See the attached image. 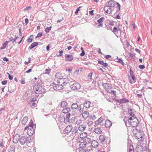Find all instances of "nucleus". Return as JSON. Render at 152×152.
<instances>
[{"label":"nucleus","instance_id":"f257e3e1","mask_svg":"<svg viewBox=\"0 0 152 152\" xmlns=\"http://www.w3.org/2000/svg\"><path fill=\"white\" fill-rule=\"evenodd\" d=\"M33 90L36 94H40L45 92V89L42 86V85L34 86Z\"/></svg>","mask_w":152,"mask_h":152},{"label":"nucleus","instance_id":"f03ea898","mask_svg":"<svg viewBox=\"0 0 152 152\" xmlns=\"http://www.w3.org/2000/svg\"><path fill=\"white\" fill-rule=\"evenodd\" d=\"M137 132L138 134L140 137L139 140V141L140 143H141L143 141L144 138H143L144 137V134L143 133V132L142 131V127L140 126V127H137L135 129Z\"/></svg>","mask_w":152,"mask_h":152},{"label":"nucleus","instance_id":"7ed1b4c3","mask_svg":"<svg viewBox=\"0 0 152 152\" xmlns=\"http://www.w3.org/2000/svg\"><path fill=\"white\" fill-rule=\"evenodd\" d=\"M71 114L68 113L66 115V122H68L69 123H73L75 122V116H72L70 117Z\"/></svg>","mask_w":152,"mask_h":152},{"label":"nucleus","instance_id":"20e7f679","mask_svg":"<svg viewBox=\"0 0 152 152\" xmlns=\"http://www.w3.org/2000/svg\"><path fill=\"white\" fill-rule=\"evenodd\" d=\"M118 27L115 26L113 28V29L111 31L113 32L116 35H121V34L122 30L121 28L118 27Z\"/></svg>","mask_w":152,"mask_h":152},{"label":"nucleus","instance_id":"39448f33","mask_svg":"<svg viewBox=\"0 0 152 152\" xmlns=\"http://www.w3.org/2000/svg\"><path fill=\"white\" fill-rule=\"evenodd\" d=\"M115 2L112 0H110L108 2V3H106L105 6H104V10L108 11L106 8L114 7L115 6Z\"/></svg>","mask_w":152,"mask_h":152},{"label":"nucleus","instance_id":"423d86ee","mask_svg":"<svg viewBox=\"0 0 152 152\" xmlns=\"http://www.w3.org/2000/svg\"><path fill=\"white\" fill-rule=\"evenodd\" d=\"M128 76L129 82L130 84L136 82L137 79L134 74H132V75L130 76L128 75Z\"/></svg>","mask_w":152,"mask_h":152},{"label":"nucleus","instance_id":"0eeeda50","mask_svg":"<svg viewBox=\"0 0 152 152\" xmlns=\"http://www.w3.org/2000/svg\"><path fill=\"white\" fill-rule=\"evenodd\" d=\"M81 85L80 84L77 82L74 83L70 86L71 88L73 90L79 89Z\"/></svg>","mask_w":152,"mask_h":152},{"label":"nucleus","instance_id":"6e6552de","mask_svg":"<svg viewBox=\"0 0 152 152\" xmlns=\"http://www.w3.org/2000/svg\"><path fill=\"white\" fill-rule=\"evenodd\" d=\"M86 144L83 142H80L79 144L80 147L78 148L77 150V151H78L79 152H81L82 151H84L85 148L86 146Z\"/></svg>","mask_w":152,"mask_h":152},{"label":"nucleus","instance_id":"1a4fd4ad","mask_svg":"<svg viewBox=\"0 0 152 152\" xmlns=\"http://www.w3.org/2000/svg\"><path fill=\"white\" fill-rule=\"evenodd\" d=\"M113 99L115 100L117 102L121 104H122L123 103H126L129 102V100L125 98L120 99H118L117 98H114Z\"/></svg>","mask_w":152,"mask_h":152},{"label":"nucleus","instance_id":"9d476101","mask_svg":"<svg viewBox=\"0 0 152 152\" xmlns=\"http://www.w3.org/2000/svg\"><path fill=\"white\" fill-rule=\"evenodd\" d=\"M63 88V86L60 84H55L53 85V89L56 91L61 90Z\"/></svg>","mask_w":152,"mask_h":152},{"label":"nucleus","instance_id":"9b49d317","mask_svg":"<svg viewBox=\"0 0 152 152\" xmlns=\"http://www.w3.org/2000/svg\"><path fill=\"white\" fill-rule=\"evenodd\" d=\"M104 19V17H102L97 20V22L98 23V25L97 26V27L99 28L100 27H102L103 26V21Z\"/></svg>","mask_w":152,"mask_h":152},{"label":"nucleus","instance_id":"f8f14e48","mask_svg":"<svg viewBox=\"0 0 152 152\" xmlns=\"http://www.w3.org/2000/svg\"><path fill=\"white\" fill-rule=\"evenodd\" d=\"M130 125L132 126L133 127H136L139 124V121L137 119H136V121H132L129 123Z\"/></svg>","mask_w":152,"mask_h":152},{"label":"nucleus","instance_id":"ddd939ff","mask_svg":"<svg viewBox=\"0 0 152 152\" xmlns=\"http://www.w3.org/2000/svg\"><path fill=\"white\" fill-rule=\"evenodd\" d=\"M106 138V137L103 135H101L99 137V140L102 144L106 143L107 141L105 139Z\"/></svg>","mask_w":152,"mask_h":152},{"label":"nucleus","instance_id":"4468645a","mask_svg":"<svg viewBox=\"0 0 152 152\" xmlns=\"http://www.w3.org/2000/svg\"><path fill=\"white\" fill-rule=\"evenodd\" d=\"M65 58L66 61H71L73 60V57L72 55L66 54L65 55Z\"/></svg>","mask_w":152,"mask_h":152},{"label":"nucleus","instance_id":"2eb2a0df","mask_svg":"<svg viewBox=\"0 0 152 152\" xmlns=\"http://www.w3.org/2000/svg\"><path fill=\"white\" fill-rule=\"evenodd\" d=\"M58 121L60 123L64 122L66 124V115H64L62 117H60L58 119Z\"/></svg>","mask_w":152,"mask_h":152},{"label":"nucleus","instance_id":"dca6fc26","mask_svg":"<svg viewBox=\"0 0 152 152\" xmlns=\"http://www.w3.org/2000/svg\"><path fill=\"white\" fill-rule=\"evenodd\" d=\"M35 129L34 128H28V134L30 136H32L34 133Z\"/></svg>","mask_w":152,"mask_h":152},{"label":"nucleus","instance_id":"f3484780","mask_svg":"<svg viewBox=\"0 0 152 152\" xmlns=\"http://www.w3.org/2000/svg\"><path fill=\"white\" fill-rule=\"evenodd\" d=\"M72 127L71 125L67 126L65 129V134H68L70 133L72 129Z\"/></svg>","mask_w":152,"mask_h":152},{"label":"nucleus","instance_id":"a211bd4d","mask_svg":"<svg viewBox=\"0 0 152 152\" xmlns=\"http://www.w3.org/2000/svg\"><path fill=\"white\" fill-rule=\"evenodd\" d=\"M70 111V107L68 106L64 107L63 109L62 110L63 113L66 115L67 113H69V112Z\"/></svg>","mask_w":152,"mask_h":152},{"label":"nucleus","instance_id":"6ab92c4d","mask_svg":"<svg viewBox=\"0 0 152 152\" xmlns=\"http://www.w3.org/2000/svg\"><path fill=\"white\" fill-rule=\"evenodd\" d=\"M98 64H100L102 65V66L101 67L102 68H104V67H106L108 66V64L106 62H104L103 61H98Z\"/></svg>","mask_w":152,"mask_h":152},{"label":"nucleus","instance_id":"aec40b11","mask_svg":"<svg viewBox=\"0 0 152 152\" xmlns=\"http://www.w3.org/2000/svg\"><path fill=\"white\" fill-rule=\"evenodd\" d=\"M112 123L109 120H107L105 121V126L106 128H109L111 126Z\"/></svg>","mask_w":152,"mask_h":152},{"label":"nucleus","instance_id":"412c9836","mask_svg":"<svg viewBox=\"0 0 152 152\" xmlns=\"http://www.w3.org/2000/svg\"><path fill=\"white\" fill-rule=\"evenodd\" d=\"M26 139L25 136H22L19 139V142L21 145H24L26 142Z\"/></svg>","mask_w":152,"mask_h":152},{"label":"nucleus","instance_id":"4be33fe9","mask_svg":"<svg viewBox=\"0 0 152 152\" xmlns=\"http://www.w3.org/2000/svg\"><path fill=\"white\" fill-rule=\"evenodd\" d=\"M114 61L117 62H118L122 64L123 66H124V63L123 62V60L121 58H118V57L117 58L114 59Z\"/></svg>","mask_w":152,"mask_h":152},{"label":"nucleus","instance_id":"5701e85b","mask_svg":"<svg viewBox=\"0 0 152 152\" xmlns=\"http://www.w3.org/2000/svg\"><path fill=\"white\" fill-rule=\"evenodd\" d=\"M80 134V133L78 132V131L77 129L75 128L73 129L72 131V135L75 136L77 135L78 136H79Z\"/></svg>","mask_w":152,"mask_h":152},{"label":"nucleus","instance_id":"b1692460","mask_svg":"<svg viewBox=\"0 0 152 152\" xmlns=\"http://www.w3.org/2000/svg\"><path fill=\"white\" fill-rule=\"evenodd\" d=\"M91 104V102L90 101H86L83 103L84 106L86 108H89L90 107V105Z\"/></svg>","mask_w":152,"mask_h":152},{"label":"nucleus","instance_id":"393cba45","mask_svg":"<svg viewBox=\"0 0 152 152\" xmlns=\"http://www.w3.org/2000/svg\"><path fill=\"white\" fill-rule=\"evenodd\" d=\"M20 136L19 135H15L13 139V142L15 143H17L19 140Z\"/></svg>","mask_w":152,"mask_h":152},{"label":"nucleus","instance_id":"a878e982","mask_svg":"<svg viewBox=\"0 0 152 152\" xmlns=\"http://www.w3.org/2000/svg\"><path fill=\"white\" fill-rule=\"evenodd\" d=\"M89 114L88 112L85 111L82 113V117L84 118H86L89 116Z\"/></svg>","mask_w":152,"mask_h":152},{"label":"nucleus","instance_id":"bb28decb","mask_svg":"<svg viewBox=\"0 0 152 152\" xmlns=\"http://www.w3.org/2000/svg\"><path fill=\"white\" fill-rule=\"evenodd\" d=\"M60 105L62 107H64L68 106V103L65 101H62L60 103Z\"/></svg>","mask_w":152,"mask_h":152},{"label":"nucleus","instance_id":"cd10ccee","mask_svg":"<svg viewBox=\"0 0 152 152\" xmlns=\"http://www.w3.org/2000/svg\"><path fill=\"white\" fill-rule=\"evenodd\" d=\"M98 142L96 140H93L91 142V145L93 147H96L98 145Z\"/></svg>","mask_w":152,"mask_h":152},{"label":"nucleus","instance_id":"c85d7f7f","mask_svg":"<svg viewBox=\"0 0 152 152\" xmlns=\"http://www.w3.org/2000/svg\"><path fill=\"white\" fill-rule=\"evenodd\" d=\"M137 132L136 131V130L135 129H133L132 132L133 134H134V136H135V137L136 138H137L139 141V140H140L139 139L140 137L138 136V135H139L138 134V133H136Z\"/></svg>","mask_w":152,"mask_h":152},{"label":"nucleus","instance_id":"c756f323","mask_svg":"<svg viewBox=\"0 0 152 152\" xmlns=\"http://www.w3.org/2000/svg\"><path fill=\"white\" fill-rule=\"evenodd\" d=\"M79 107L77 103H74L72 104L71 108L72 110L77 109Z\"/></svg>","mask_w":152,"mask_h":152},{"label":"nucleus","instance_id":"7c9ffc66","mask_svg":"<svg viewBox=\"0 0 152 152\" xmlns=\"http://www.w3.org/2000/svg\"><path fill=\"white\" fill-rule=\"evenodd\" d=\"M39 44L38 42H34L32 43L29 47V48L30 49H32L34 47L37 46Z\"/></svg>","mask_w":152,"mask_h":152},{"label":"nucleus","instance_id":"2f4dec72","mask_svg":"<svg viewBox=\"0 0 152 152\" xmlns=\"http://www.w3.org/2000/svg\"><path fill=\"white\" fill-rule=\"evenodd\" d=\"M86 128V126L83 124L80 125L78 127V129L80 131H83L85 130Z\"/></svg>","mask_w":152,"mask_h":152},{"label":"nucleus","instance_id":"473e14b6","mask_svg":"<svg viewBox=\"0 0 152 152\" xmlns=\"http://www.w3.org/2000/svg\"><path fill=\"white\" fill-rule=\"evenodd\" d=\"M94 132L97 134H101L102 133V131L101 129L97 128L94 130Z\"/></svg>","mask_w":152,"mask_h":152},{"label":"nucleus","instance_id":"72a5a7b5","mask_svg":"<svg viewBox=\"0 0 152 152\" xmlns=\"http://www.w3.org/2000/svg\"><path fill=\"white\" fill-rule=\"evenodd\" d=\"M83 141L86 144L90 143L91 142V139L86 137L83 140Z\"/></svg>","mask_w":152,"mask_h":152},{"label":"nucleus","instance_id":"f704fd0d","mask_svg":"<svg viewBox=\"0 0 152 152\" xmlns=\"http://www.w3.org/2000/svg\"><path fill=\"white\" fill-rule=\"evenodd\" d=\"M28 116H26L24 117L23 119L21 121V123L22 124H25L28 120Z\"/></svg>","mask_w":152,"mask_h":152},{"label":"nucleus","instance_id":"c9c22d12","mask_svg":"<svg viewBox=\"0 0 152 152\" xmlns=\"http://www.w3.org/2000/svg\"><path fill=\"white\" fill-rule=\"evenodd\" d=\"M136 119L137 118L136 117H134V116H131V117L129 118L128 117L127 118V120L128 121V122L129 123V122H131L134 119H136Z\"/></svg>","mask_w":152,"mask_h":152},{"label":"nucleus","instance_id":"e433bc0d","mask_svg":"<svg viewBox=\"0 0 152 152\" xmlns=\"http://www.w3.org/2000/svg\"><path fill=\"white\" fill-rule=\"evenodd\" d=\"M87 133L86 132H83L81 134H80L79 138L82 139H84L86 137Z\"/></svg>","mask_w":152,"mask_h":152},{"label":"nucleus","instance_id":"4c0bfd02","mask_svg":"<svg viewBox=\"0 0 152 152\" xmlns=\"http://www.w3.org/2000/svg\"><path fill=\"white\" fill-rule=\"evenodd\" d=\"M64 78H59V80H57V83L58 84L61 85L63 84L64 85Z\"/></svg>","mask_w":152,"mask_h":152},{"label":"nucleus","instance_id":"58836bf2","mask_svg":"<svg viewBox=\"0 0 152 152\" xmlns=\"http://www.w3.org/2000/svg\"><path fill=\"white\" fill-rule=\"evenodd\" d=\"M31 136L28 135L27 137H26V142L29 143L31 142Z\"/></svg>","mask_w":152,"mask_h":152},{"label":"nucleus","instance_id":"ea45409f","mask_svg":"<svg viewBox=\"0 0 152 152\" xmlns=\"http://www.w3.org/2000/svg\"><path fill=\"white\" fill-rule=\"evenodd\" d=\"M34 36L33 35H31L27 39V41L28 42H31L33 40Z\"/></svg>","mask_w":152,"mask_h":152},{"label":"nucleus","instance_id":"a19ab883","mask_svg":"<svg viewBox=\"0 0 152 152\" xmlns=\"http://www.w3.org/2000/svg\"><path fill=\"white\" fill-rule=\"evenodd\" d=\"M115 3L117 5V7H116V8H118V9L116 11V12L115 13H117L118 12H119L120 10V7H121V5L119 3L115 1Z\"/></svg>","mask_w":152,"mask_h":152},{"label":"nucleus","instance_id":"79ce46f5","mask_svg":"<svg viewBox=\"0 0 152 152\" xmlns=\"http://www.w3.org/2000/svg\"><path fill=\"white\" fill-rule=\"evenodd\" d=\"M42 83V81L41 80H40L39 78H38L36 81V83L35 84L34 86H39V85H42L41 83Z\"/></svg>","mask_w":152,"mask_h":152},{"label":"nucleus","instance_id":"37998d69","mask_svg":"<svg viewBox=\"0 0 152 152\" xmlns=\"http://www.w3.org/2000/svg\"><path fill=\"white\" fill-rule=\"evenodd\" d=\"M55 76L56 77V78H57V80H59V78H63V76L61 75V74L59 73H56L55 74Z\"/></svg>","mask_w":152,"mask_h":152},{"label":"nucleus","instance_id":"c03bdc74","mask_svg":"<svg viewBox=\"0 0 152 152\" xmlns=\"http://www.w3.org/2000/svg\"><path fill=\"white\" fill-rule=\"evenodd\" d=\"M27 125L30 128H34V124L32 119L30 120V122Z\"/></svg>","mask_w":152,"mask_h":152},{"label":"nucleus","instance_id":"a18cd8bd","mask_svg":"<svg viewBox=\"0 0 152 152\" xmlns=\"http://www.w3.org/2000/svg\"><path fill=\"white\" fill-rule=\"evenodd\" d=\"M102 86L104 87V88H108L110 86V84L107 83H102Z\"/></svg>","mask_w":152,"mask_h":152},{"label":"nucleus","instance_id":"49530a36","mask_svg":"<svg viewBox=\"0 0 152 152\" xmlns=\"http://www.w3.org/2000/svg\"><path fill=\"white\" fill-rule=\"evenodd\" d=\"M108 8H106V10L107 9L108 11H107L106 10H104H104L106 13H108L109 14H110L111 11H112V9L110 8V7H108Z\"/></svg>","mask_w":152,"mask_h":152},{"label":"nucleus","instance_id":"de8ad7c7","mask_svg":"<svg viewBox=\"0 0 152 152\" xmlns=\"http://www.w3.org/2000/svg\"><path fill=\"white\" fill-rule=\"evenodd\" d=\"M110 25H107L106 24H105V26L104 27L106 28L107 30H110L111 31L112 30V27L110 26Z\"/></svg>","mask_w":152,"mask_h":152},{"label":"nucleus","instance_id":"09e8293b","mask_svg":"<svg viewBox=\"0 0 152 152\" xmlns=\"http://www.w3.org/2000/svg\"><path fill=\"white\" fill-rule=\"evenodd\" d=\"M104 58L110 61H112L113 59L112 58L110 59L111 58V56L110 55H107L104 56Z\"/></svg>","mask_w":152,"mask_h":152},{"label":"nucleus","instance_id":"8fccbe9b","mask_svg":"<svg viewBox=\"0 0 152 152\" xmlns=\"http://www.w3.org/2000/svg\"><path fill=\"white\" fill-rule=\"evenodd\" d=\"M128 113L130 114L131 116H134V114L132 112V109H130L129 108L128 109Z\"/></svg>","mask_w":152,"mask_h":152},{"label":"nucleus","instance_id":"3c124183","mask_svg":"<svg viewBox=\"0 0 152 152\" xmlns=\"http://www.w3.org/2000/svg\"><path fill=\"white\" fill-rule=\"evenodd\" d=\"M64 86L66 85L69 83V79L67 78H64Z\"/></svg>","mask_w":152,"mask_h":152},{"label":"nucleus","instance_id":"603ef678","mask_svg":"<svg viewBox=\"0 0 152 152\" xmlns=\"http://www.w3.org/2000/svg\"><path fill=\"white\" fill-rule=\"evenodd\" d=\"M129 152H134L133 146L132 145H130L129 149Z\"/></svg>","mask_w":152,"mask_h":152},{"label":"nucleus","instance_id":"864d4df0","mask_svg":"<svg viewBox=\"0 0 152 152\" xmlns=\"http://www.w3.org/2000/svg\"><path fill=\"white\" fill-rule=\"evenodd\" d=\"M80 49L82 51V52L80 54L81 56H83L85 54V52L83 48L82 47H81Z\"/></svg>","mask_w":152,"mask_h":152},{"label":"nucleus","instance_id":"5fc2aeb1","mask_svg":"<svg viewBox=\"0 0 152 152\" xmlns=\"http://www.w3.org/2000/svg\"><path fill=\"white\" fill-rule=\"evenodd\" d=\"M51 26H50L48 27H46L45 29V32L47 33H48L50 30H51Z\"/></svg>","mask_w":152,"mask_h":152},{"label":"nucleus","instance_id":"6e6d98bb","mask_svg":"<svg viewBox=\"0 0 152 152\" xmlns=\"http://www.w3.org/2000/svg\"><path fill=\"white\" fill-rule=\"evenodd\" d=\"M81 105L80 104L78 107V108L77 110H78L79 112H80V113H81L82 114L83 112V108L82 109L81 108Z\"/></svg>","mask_w":152,"mask_h":152},{"label":"nucleus","instance_id":"4d7b16f0","mask_svg":"<svg viewBox=\"0 0 152 152\" xmlns=\"http://www.w3.org/2000/svg\"><path fill=\"white\" fill-rule=\"evenodd\" d=\"M104 120L103 118L100 117L96 121L98 122L99 124L102 122V121Z\"/></svg>","mask_w":152,"mask_h":152},{"label":"nucleus","instance_id":"13d9d810","mask_svg":"<svg viewBox=\"0 0 152 152\" xmlns=\"http://www.w3.org/2000/svg\"><path fill=\"white\" fill-rule=\"evenodd\" d=\"M10 152H15V147L14 146H10Z\"/></svg>","mask_w":152,"mask_h":152},{"label":"nucleus","instance_id":"bf43d9fd","mask_svg":"<svg viewBox=\"0 0 152 152\" xmlns=\"http://www.w3.org/2000/svg\"><path fill=\"white\" fill-rule=\"evenodd\" d=\"M10 42L9 41H6L5 42H4L2 44L3 47H4V48H5L6 46L8 44V42Z\"/></svg>","mask_w":152,"mask_h":152},{"label":"nucleus","instance_id":"052dcab7","mask_svg":"<svg viewBox=\"0 0 152 152\" xmlns=\"http://www.w3.org/2000/svg\"><path fill=\"white\" fill-rule=\"evenodd\" d=\"M93 75L92 72H91L89 73L88 75V77L89 78V79L92 80V77Z\"/></svg>","mask_w":152,"mask_h":152},{"label":"nucleus","instance_id":"680f3d73","mask_svg":"<svg viewBox=\"0 0 152 152\" xmlns=\"http://www.w3.org/2000/svg\"><path fill=\"white\" fill-rule=\"evenodd\" d=\"M81 8V7H77L75 13L76 15H77L78 12L80 10V8Z\"/></svg>","mask_w":152,"mask_h":152},{"label":"nucleus","instance_id":"e2e57ef3","mask_svg":"<svg viewBox=\"0 0 152 152\" xmlns=\"http://www.w3.org/2000/svg\"><path fill=\"white\" fill-rule=\"evenodd\" d=\"M51 69H46L45 70V74H49L50 73V72L51 70Z\"/></svg>","mask_w":152,"mask_h":152},{"label":"nucleus","instance_id":"0e129e2a","mask_svg":"<svg viewBox=\"0 0 152 152\" xmlns=\"http://www.w3.org/2000/svg\"><path fill=\"white\" fill-rule=\"evenodd\" d=\"M110 93L112 94L115 97H116V92L115 91L111 90Z\"/></svg>","mask_w":152,"mask_h":152},{"label":"nucleus","instance_id":"69168bd1","mask_svg":"<svg viewBox=\"0 0 152 152\" xmlns=\"http://www.w3.org/2000/svg\"><path fill=\"white\" fill-rule=\"evenodd\" d=\"M90 117V118L93 120H94L96 118V117L94 115H91Z\"/></svg>","mask_w":152,"mask_h":152},{"label":"nucleus","instance_id":"338daca9","mask_svg":"<svg viewBox=\"0 0 152 152\" xmlns=\"http://www.w3.org/2000/svg\"><path fill=\"white\" fill-rule=\"evenodd\" d=\"M138 67L141 69H143L145 67V66L144 65H140Z\"/></svg>","mask_w":152,"mask_h":152},{"label":"nucleus","instance_id":"774afa93","mask_svg":"<svg viewBox=\"0 0 152 152\" xmlns=\"http://www.w3.org/2000/svg\"><path fill=\"white\" fill-rule=\"evenodd\" d=\"M110 22L109 23V25L110 26H113L114 25V21L113 20H110Z\"/></svg>","mask_w":152,"mask_h":152}]
</instances>
